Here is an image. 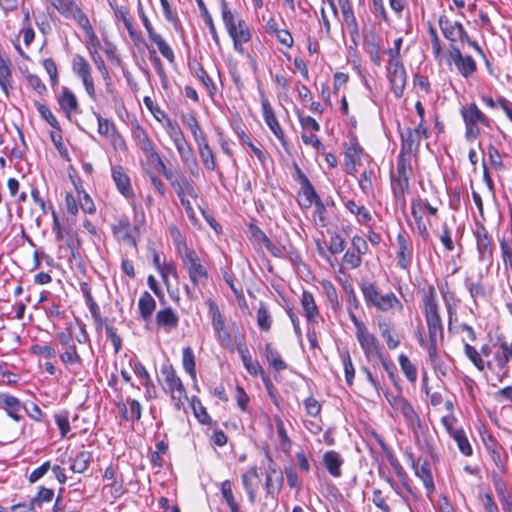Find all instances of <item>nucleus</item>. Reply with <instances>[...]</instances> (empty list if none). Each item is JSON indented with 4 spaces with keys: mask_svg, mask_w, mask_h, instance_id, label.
I'll return each mask as SVG.
<instances>
[{
    "mask_svg": "<svg viewBox=\"0 0 512 512\" xmlns=\"http://www.w3.org/2000/svg\"><path fill=\"white\" fill-rule=\"evenodd\" d=\"M398 361H399L401 370L403 371L406 378L411 382L416 381L417 369L414 366V364L411 363L409 358L404 354H400L398 357Z\"/></svg>",
    "mask_w": 512,
    "mask_h": 512,
    "instance_id": "6e6d98bb",
    "label": "nucleus"
},
{
    "mask_svg": "<svg viewBox=\"0 0 512 512\" xmlns=\"http://www.w3.org/2000/svg\"><path fill=\"white\" fill-rule=\"evenodd\" d=\"M161 373L164 377V389L170 393L175 408L180 410L184 406V400L187 399L182 380L171 366L163 367Z\"/></svg>",
    "mask_w": 512,
    "mask_h": 512,
    "instance_id": "20e7f679",
    "label": "nucleus"
},
{
    "mask_svg": "<svg viewBox=\"0 0 512 512\" xmlns=\"http://www.w3.org/2000/svg\"><path fill=\"white\" fill-rule=\"evenodd\" d=\"M221 15L222 20L224 23V26L227 30V32L233 30L235 26H237L238 21H244L243 19L239 18L229 7L228 4L225 1H222L221 3Z\"/></svg>",
    "mask_w": 512,
    "mask_h": 512,
    "instance_id": "c03bdc74",
    "label": "nucleus"
},
{
    "mask_svg": "<svg viewBox=\"0 0 512 512\" xmlns=\"http://www.w3.org/2000/svg\"><path fill=\"white\" fill-rule=\"evenodd\" d=\"M195 75L201 81L202 85L207 90L209 96L213 97L216 94L217 89L210 76L204 70V68L199 66L195 71Z\"/></svg>",
    "mask_w": 512,
    "mask_h": 512,
    "instance_id": "680f3d73",
    "label": "nucleus"
},
{
    "mask_svg": "<svg viewBox=\"0 0 512 512\" xmlns=\"http://www.w3.org/2000/svg\"><path fill=\"white\" fill-rule=\"evenodd\" d=\"M359 288L367 307L384 313L403 310V304L396 294L392 291L382 294L376 282L364 278L361 280Z\"/></svg>",
    "mask_w": 512,
    "mask_h": 512,
    "instance_id": "f257e3e1",
    "label": "nucleus"
},
{
    "mask_svg": "<svg viewBox=\"0 0 512 512\" xmlns=\"http://www.w3.org/2000/svg\"><path fill=\"white\" fill-rule=\"evenodd\" d=\"M261 107H262L263 119H264L266 125L269 127V129L274 134V136L279 140L282 147L285 150H288V143H287L285 134L281 128L280 123L278 122V120L274 114L273 108H272L269 100L264 95L261 96Z\"/></svg>",
    "mask_w": 512,
    "mask_h": 512,
    "instance_id": "9b49d317",
    "label": "nucleus"
},
{
    "mask_svg": "<svg viewBox=\"0 0 512 512\" xmlns=\"http://www.w3.org/2000/svg\"><path fill=\"white\" fill-rule=\"evenodd\" d=\"M91 453L86 450L78 452L75 457L71 458L70 469L74 473H84L90 465Z\"/></svg>",
    "mask_w": 512,
    "mask_h": 512,
    "instance_id": "4c0bfd02",
    "label": "nucleus"
},
{
    "mask_svg": "<svg viewBox=\"0 0 512 512\" xmlns=\"http://www.w3.org/2000/svg\"><path fill=\"white\" fill-rule=\"evenodd\" d=\"M257 325L262 331H269L272 326V316L269 312L267 306L264 303H260L259 308L257 310Z\"/></svg>",
    "mask_w": 512,
    "mask_h": 512,
    "instance_id": "a18cd8bd",
    "label": "nucleus"
},
{
    "mask_svg": "<svg viewBox=\"0 0 512 512\" xmlns=\"http://www.w3.org/2000/svg\"><path fill=\"white\" fill-rule=\"evenodd\" d=\"M241 480L250 503L254 504L257 498L256 491L261 482L257 467H249L248 470L241 475Z\"/></svg>",
    "mask_w": 512,
    "mask_h": 512,
    "instance_id": "aec40b11",
    "label": "nucleus"
},
{
    "mask_svg": "<svg viewBox=\"0 0 512 512\" xmlns=\"http://www.w3.org/2000/svg\"><path fill=\"white\" fill-rule=\"evenodd\" d=\"M156 322L158 326L170 331L178 326L179 317L171 307H166L157 312Z\"/></svg>",
    "mask_w": 512,
    "mask_h": 512,
    "instance_id": "473e14b6",
    "label": "nucleus"
},
{
    "mask_svg": "<svg viewBox=\"0 0 512 512\" xmlns=\"http://www.w3.org/2000/svg\"><path fill=\"white\" fill-rule=\"evenodd\" d=\"M184 267L186 268L189 279L193 286H205L209 279V273L206 266L202 263L196 251L189 253L181 258Z\"/></svg>",
    "mask_w": 512,
    "mask_h": 512,
    "instance_id": "39448f33",
    "label": "nucleus"
},
{
    "mask_svg": "<svg viewBox=\"0 0 512 512\" xmlns=\"http://www.w3.org/2000/svg\"><path fill=\"white\" fill-rule=\"evenodd\" d=\"M265 352L268 362L275 370L281 371L287 368V364L282 360L280 354L272 347L271 344H266Z\"/></svg>",
    "mask_w": 512,
    "mask_h": 512,
    "instance_id": "3c124183",
    "label": "nucleus"
},
{
    "mask_svg": "<svg viewBox=\"0 0 512 512\" xmlns=\"http://www.w3.org/2000/svg\"><path fill=\"white\" fill-rule=\"evenodd\" d=\"M72 70L74 74L82 80L88 96L92 100H96L95 86L89 62L82 55L76 54L72 59Z\"/></svg>",
    "mask_w": 512,
    "mask_h": 512,
    "instance_id": "1a4fd4ad",
    "label": "nucleus"
},
{
    "mask_svg": "<svg viewBox=\"0 0 512 512\" xmlns=\"http://www.w3.org/2000/svg\"><path fill=\"white\" fill-rule=\"evenodd\" d=\"M283 485V475L277 474L276 476L265 475V490L268 495L278 494Z\"/></svg>",
    "mask_w": 512,
    "mask_h": 512,
    "instance_id": "5fc2aeb1",
    "label": "nucleus"
},
{
    "mask_svg": "<svg viewBox=\"0 0 512 512\" xmlns=\"http://www.w3.org/2000/svg\"><path fill=\"white\" fill-rule=\"evenodd\" d=\"M345 208L353 214L357 222L364 226H370L373 220L369 210L364 205H359L353 200H348L344 203Z\"/></svg>",
    "mask_w": 512,
    "mask_h": 512,
    "instance_id": "7c9ffc66",
    "label": "nucleus"
},
{
    "mask_svg": "<svg viewBox=\"0 0 512 512\" xmlns=\"http://www.w3.org/2000/svg\"><path fill=\"white\" fill-rule=\"evenodd\" d=\"M323 464L328 473L334 478L342 476L341 467L344 463L343 457L337 451L330 450L323 454Z\"/></svg>",
    "mask_w": 512,
    "mask_h": 512,
    "instance_id": "b1692460",
    "label": "nucleus"
},
{
    "mask_svg": "<svg viewBox=\"0 0 512 512\" xmlns=\"http://www.w3.org/2000/svg\"><path fill=\"white\" fill-rule=\"evenodd\" d=\"M342 261L349 269H357L362 264V255L349 248L343 255Z\"/></svg>",
    "mask_w": 512,
    "mask_h": 512,
    "instance_id": "69168bd1",
    "label": "nucleus"
},
{
    "mask_svg": "<svg viewBox=\"0 0 512 512\" xmlns=\"http://www.w3.org/2000/svg\"><path fill=\"white\" fill-rule=\"evenodd\" d=\"M401 154H414L418 151L421 138L419 136V132L417 130H412V128H408L405 132L401 134Z\"/></svg>",
    "mask_w": 512,
    "mask_h": 512,
    "instance_id": "a878e982",
    "label": "nucleus"
},
{
    "mask_svg": "<svg viewBox=\"0 0 512 512\" xmlns=\"http://www.w3.org/2000/svg\"><path fill=\"white\" fill-rule=\"evenodd\" d=\"M473 234L476 239L479 258L481 260L490 259L493 254L492 240L482 221L475 222Z\"/></svg>",
    "mask_w": 512,
    "mask_h": 512,
    "instance_id": "4468645a",
    "label": "nucleus"
},
{
    "mask_svg": "<svg viewBox=\"0 0 512 512\" xmlns=\"http://www.w3.org/2000/svg\"><path fill=\"white\" fill-rule=\"evenodd\" d=\"M343 23L347 26V29L351 35L352 40L359 37V27L354 14V11L348 1L346 4L340 6Z\"/></svg>",
    "mask_w": 512,
    "mask_h": 512,
    "instance_id": "c85d7f7f",
    "label": "nucleus"
},
{
    "mask_svg": "<svg viewBox=\"0 0 512 512\" xmlns=\"http://www.w3.org/2000/svg\"><path fill=\"white\" fill-rule=\"evenodd\" d=\"M36 107H37V110H38L39 114L41 115V117L43 119H45L51 127L55 128L59 131L61 130L59 122L57 121L54 114L51 112V110L46 105L37 102Z\"/></svg>",
    "mask_w": 512,
    "mask_h": 512,
    "instance_id": "338daca9",
    "label": "nucleus"
},
{
    "mask_svg": "<svg viewBox=\"0 0 512 512\" xmlns=\"http://www.w3.org/2000/svg\"><path fill=\"white\" fill-rule=\"evenodd\" d=\"M183 124L190 130L195 143L206 138L203 133L200 124L194 115H188L184 117Z\"/></svg>",
    "mask_w": 512,
    "mask_h": 512,
    "instance_id": "8fccbe9b",
    "label": "nucleus"
},
{
    "mask_svg": "<svg viewBox=\"0 0 512 512\" xmlns=\"http://www.w3.org/2000/svg\"><path fill=\"white\" fill-rule=\"evenodd\" d=\"M446 61L448 65L454 64L459 74L464 78L471 77L477 70L475 60L469 55L464 56L455 44H450Z\"/></svg>",
    "mask_w": 512,
    "mask_h": 512,
    "instance_id": "423d86ee",
    "label": "nucleus"
},
{
    "mask_svg": "<svg viewBox=\"0 0 512 512\" xmlns=\"http://www.w3.org/2000/svg\"><path fill=\"white\" fill-rule=\"evenodd\" d=\"M132 137L149 160L152 161L154 158H158L159 154L155 150L152 140L141 125L137 124L133 127Z\"/></svg>",
    "mask_w": 512,
    "mask_h": 512,
    "instance_id": "a211bd4d",
    "label": "nucleus"
},
{
    "mask_svg": "<svg viewBox=\"0 0 512 512\" xmlns=\"http://www.w3.org/2000/svg\"><path fill=\"white\" fill-rule=\"evenodd\" d=\"M398 252L397 265L401 269H407L412 261L413 247L410 239L402 233L397 236Z\"/></svg>",
    "mask_w": 512,
    "mask_h": 512,
    "instance_id": "412c9836",
    "label": "nucleus"
},
{
    "mask_svg": "<svg viewBox=\"0 0 512 512\" xmlns=\"http://www.w3.org/2000/svg\"><path fill=\"white\" fill-rule=\"evenodd\" d=\"M409 172L408 165L404 156L400 155L397 163L396 173L391 175V187L395 197H404L409 188Z\"/></svg>",
    "mask_w": 512,
    "mask_h": 512,
    "instance_id": "9d476101",
    "label": "nucleus"
},
{
    "mask_svg": "<svg viewBox=\"0 0 512 512\" xmlns=\"http://www.w3.org/2000/svg\"><path fill=\"white\" fill-rule=\"evenodd\" d=\"M174 146L179 154L183 165L187 168L190 174L194 177L199 176V165L194 155L193 149L187 142L186 138L174 143Z\"/></svg>",
    "mask_w": 512,
    "mask_h": 512,
    "instance_id": "2eb2a0df",
    "label": "nucleus"
},
{
    "mask_svg": "<svg viewBox=\"0 0 512 512\" xmlns=\"http://www.w3.org/2000/svg\"><path fill=\"white\" fill-rule=\"evenodd\" d=\"M221 494L231 512H240V506L235 500L232 484L229 480H225L221 483Z\"/></svg>",
    "mask_w": 512,
    "mask_h": 512,
    "instance_id": "37998d69",
    "label": "nucleus"
},
{
    "mask_svg": "<svg viewBox=\"0 0 512 512\" xmlns=\"http://www.w3.org/2000/svg\"><path fill=\"white\" fill-rule=\"evenodd\" d=\"M364 156V150L357 142L355 137L350 139L349 144L345 145L344 165L350 174H354L356 167L361 164V158Z\"/></svg>",
    "mask_w": 512,
    "mask_h": 512,
    "instance_id": "dca6fc26",
    "label": "nucleus"
},
{
    "mask_svg": "<svg viewBox=\"0 0 512 512\" xmlns=\"http://www.w3.org/2000/svg\"><path fill=\"white\" fill-rule=\"evenodd\" d=\"M385 397L389 404L392 406V408L402 414L404 417L407 425L413 429L416 430L420 428V418L415 412L412 405L401 395H393L391 393L386 392Z\"/></svg>",
    "mask_w": 512,
    "mask_h": 512,
    "instance_id": "0eeeda50",
    "label": "nucleus"
},
{
    "mask_svg": "<svg viewBox=\"0 0 512 512\" xmlns=\"http://www.w3.org/2000/svg\"><path fill=\"white\" fill-rule=\"evenodd\" d=\"M60 359L64 364L68 365H80L82 363V359L74 344L69 345L67 350L60 354Z\"/></svg>",
    "mask_w": 512,
    "mask_h": 512,
    "instance_id": "0e129e2a",
    "label": "nucleus"
},
{
    "mask_svg": "<svg viewBox=\"0 0 512 512\" xmlns=\"http://www.w3.org/2000/svg\"><path fill=\"white\" fill-rule=\"evenodd\" d=\"M411 214L416 224V231L424 241H427L430 236L428 230L430 221L425 220L423 217L422 202H412Z\"/></svg>",
    "mask_w": 512,
    "mask_h": 512,
    "instance_id": "393cba45",
    "label": "nucleus"
},
{
    "mask_svg": "<svg viewBox=\"0 0 512 512\" xmlns=\"http://www.w3.org/2000/svg\"><path fill=\"white\" fill-rule=\"evenodd\" d=\"M150 41L157 45L159 52L165 59H167L170 63L174 62V52L160 34L157 33L156 35H153V37L150 38Z\"/></svg>",
    "mask_w": 512,
    "mask_h": 512,
    "instance_id": "603ef678",
    "label": "nucleus"
},
{
    "mask_svg": "<svg viewBox=\"0 0 512 512\" xmlns=\"http://www.w3.org/2000/svg\"><path fill=\"white\" fill-rule=\"evenodd\" d=\"M299 195V204L305 209L310 208L317 202V199H320L308 178L303 180V187H301Z\"/></svg>",
    "mask_w": 512,
    "mask_h": 512,
    "instance_id": "c9c22d12",
    "label": "nucleus"
},
{
    "mask_svg": "<svg viewBox=\"0 0 512 512\" xmlns=\"http://www.w3.org/2000/svg\"><path fill=\"white\" fill-rule=\"evenodd\" d=\"M375 174L373 170H364L359 177L358 184L361 189V191L365 195H370L373 192V183L372 179L374 178Z\"/></svg>",
    "mask_w": 512,
    "mask_h": 512,
    "instance_id": "052dcab7",
    "label": "nucleus"
},
{
    "mask_svg": "<svg viewBox=\"0 0 512 512\" xmlns=\"http://www.w3.org/2000/svg\"><path fill=\"white\" fill-rule=\"evenodd\" d=\"M465 355L471 360V362L479 369L483 371L485 368V363L483 359L480 357L479 352L470 344L466 343L464 346Z\"/></svg>",
    "mask_w": 512,
    "mask_h": 512,
    "instance_id": "774afa93",
    "label": "nucleus"
},
{
    "mask_svg": "<svg viewBox=\"0 0 512 512\" xmlns=\"http://www.w3.org/2000/svg\"><path fill=\"white\" fill-rule=\"evenodd\" d=\"M196 145L204 167L210 171H214L217 168V164L207 139L205 138L196 142Z\"/></svg>",
    "mask_w": 512,
    "mask_h": 512,
    "instance_id": "72a5a7b5",
    "label": "nucleus"
},
{
    "mask_svg": "<svg viewBox=\"0 0 512 512\" xmlns=\"http://www.w3.org/2000/svg\"><path fill=\"white\" fill-rule=\"evenodd\" d=\"M216 337L222 346H226L231 342V335L225 325L224 318L212 322Z\"/></svg>",
    "mask_w": 512,
    "mask_h": 512,
    "instance_id": "de8ad7c7",
    "label": "nucleus"
},
{
    "mask_svg": "<svg viewBox=\"0 0 512 512\" xmlns=\"http://www.w3.org/2000/svg\"><path fill=\"white\" fill-rule=\"evenodd\" d=\"M456 442L460 453L466 457H470L473 454V448L469 442L466 432L463 429H457L452 436Z\"/></svg>",
    "mask_w": 512,
    "mask_h": 512,
    "instance_id": "a19ab883",
    "label": "nucleus"
},
{
    "mask_svg": "<svg viewBox=\"0 0 512 512\" xmlns=\"http://www.w3.org/2000/svg\"><path fill=\"white\" fill-rule=\"evenodd\" d=\"M182 364L184 370L194 380L196 379L195 356L191 347H185L182 351Z\"/></svg>",
    "mask_w": 512,
    "mask_h": 512,
    "instance_id": "09e8293b",
    "label": "nucleus"
},
{
    "mask_svg": "<svg viewBox=\"0 0 512 512\" xmlns=\"http://www.w3.org/2000/svg\"><path fill=\"white\" fill-rule=\"evenodd\" d=\"M112 179L119 193L130 200L135 197L130 178L125 169L120 165H114L111 168Z\"/></svg>",
    "mask_w": 512,
    "mask_h": 512,
    "instance_id": "f3484780",
    "label": "nucleus"
},
{
    "mask_svg": "<svg viewBox=\"0 0 512 512\" xmlns=\"http://www.w3.org/2000/svg\"><path fill=\"white\" fill-rule=\"evenodd\" d=\"M233 40V47L238 53L244 52L243 45L251 39V31L245 21H238L237 26L228 32Z\"/></svg>",
    "mask_w": 512,
    "mask_h": 512,
    "instance_id": "4be33fe9",
    "label": "nucleus"
},
{
    "mask_svg": "<svg viewBox=\"0 0 512 512\" xmlns=\"http://www.w3.org/2000/svg\"><path fill=\"white\" fill-rule=\"evenodd\" d=\"M98 122V133L106 138H109L116 130V126L107 118H103L99 113L94 112Z\"/></svg>",
    "mask_w": 512,
    "mask_h": 512,
    "instance_id": "bf43d9fd",
    "label": "nucleus"
},
{
    "mask_svg": "<svg viewBox=\"0 0 512 512\" xmlns=\"http://www.w3.org/2000/svg\"><path fill=\"white\" fill-rule=\"evenodd\" d=\"M164 127L173 144L185 139L184 133L176 121L167 119Z\"/></svg>",
    "mask_w": 512,
    "mask_h": 512,
    "instance_id": "4d7b16f0",
    "label": "nucleus"
},
{
    "mask_svg": "<svg viewBox=\"0 0 512 512\" xmlns=\"http://www.w3.org/2000/svg\"><path fill=\"white\" fill-rule=\"evenodd\" d=\"M512 359V341L502 340L499 342V350L494 354V360L499 369H505Z\"/></svg>",
    "mask_w": 512,
    "mask_h": 512,
    "instance_id": "e433bc0d",
    "label": "nucleus"
},
{
    "mask_svg": "<svg viewBox=\"0 0 512 512\" xmlns=\"http://www.w3.org/2000/svg\"><path fill=\"white\" fill-rule=\"evenodd\" d=\"M238 352L241 356L242 362L246 368V370L251 375H258L259 373H263L262 367L257 361L252 360L249 351L246 347H238Z\"/></svg>",
    "mask_w": 512,
    "mask_h": 512,
    "instance_id": "79ce46f5",
    "label": "nucleus"
},
{
    "mask_svg": "<svg viewBox=\"0 0 512 512\" xmlns=\"http://www.w3.org/2000/svg\"><path fill=\"white\" fill-rule=\"evenodd\" d=\"M170 234L172 236L175 248L177 250V253L179 254L180 258L185 257L189 253L194 252L195 250L189 248L187 246V243L185 241V238L179 231V229L175 226L170 228Z\"/></svg>",
    "mask_w": 512,
    "mask_h": 512,
    "instance_id": "ea45409f",
    "label": "nucleus"
},
{
    "mask_svg": "<svg viewBox=\"0 0 512 512\" xmlns=\"http://www.w3.org/2000/svg\"><path fill=\"white\" fill-rule=\"evenodd\" d=\"M300 302L307 321L310 324L318 323L320 312L312 293L304 290Z\"/></svg>",
    "mask_w": 512,
    "mask_h": 512,
    "instance_id": "5701e85b",
    "label": "nucleus"
},
{
    "mask_svg": "<svg viewBox=\"0 0 512 512\" xmlns=\"http://www.w3.org/2000/svg\"><path fill=\"white\" fill-rule=\"evenodd\" d=\"M196 2L198 4V7H199V9L201 11V14H202V16L204 18L205 23H206V25L209 28V31H210L211 36H212V39L214 40V42L217 45H220V39H219L217 30H216V27L214 25L212 16L210 15V13H209V11H208L204 1L203 0H196Z\"/></svg>",
    "mask_w": 512,
    "mask_h": 512,
    "instance_id": "49530a36",
    "label": "nucleus"
},
{
    "mask_svg": "<svg viewBox=\"0 0 512 512\" xmlns=\"http://www.w3.org/2000/svg\"><path fill=\"white\" fill-rule=\"evenodd\" d=\"M156 308V301L153 296L145 291L138 300V309L141 318L145 321L151 319Z\"/></svg>",
    "mask_w": 512,
    "mask_h": 512,
    "instance_id": "f704fd0d",
    "label": "nucleus"
},
{
    "mask_svg": "<svg viewBox=\"0 0 512 512\" xmlns=\"http://www.w3.org/2000/svg\"><path fill=\"white\" fill-rule=\"evenodd\" d=\"M438 24L443 36L451 44L467 39V32L460 22L451 21L446 15H441Z\"/></svg>",
    "mask_w": 512,
    "mask_h": 512,
    "instance_id": "ddd939ff",
    "label": "nucleus"
},
{
    "mask_svg": "<svg viewBox=\"0 0 512 512\" xmlns=\"http://www.w3.org/2000/svg\"><path fill=\"white\" fill-rule=\"evenodd\" d=\"M378 328L381 337L385 340L387 347L390 350L396 349L400 345V339L396 334L393 325L387 320H379Z\"/></svg>",
    "mask_w": 512,
    "mask_h": 512,
    "instance_id": "cd10ccee",
    "label": "nucleus"
},
{
    "mask_svg": "<svg viewBox=\"0 0 512 512\" xmlns=\"http://www.w3.org/2000/svg\"><path fill=\"white\" fill-rule=\"evenodd\" d=\"M113 234L121 241L136 246V240L131 234V224L127 217L120 218L112 228Z\"/></svg>",
    "mask_w": 512,
    "mask_h": 512,
    "instance_id": "bb28decb",
    "label": "nucleus"
},
{
    "mask_svg": "<svg viewBox=\"0 0 512 512\" xmlns=\"http://www.w3.org/2000/svg\"><path fill=\"white\" fill-rule=\"evenodd\" d=\"M89 54H90L91 60L93 61V63L95 64V66L97 67L99 72L101 73L103 79L106 81V85L109 87L110 82H111V77H110L109 71H108V69L105 65V62H104L103 58L101 57L100 53L98 52V50L90 48Z\"/></svg>",
    "mask_w": 512,
    "mask_h": 512,
    "instance_id": "864d4df0",
    "label": "nucleus"
},
{
    "mask_svg": "<svg viewBox=\"0 0 512 512\" xmlns=\"http://www.w3.org/2000/svg\"><path fill=\"white\" fill-rule=\"evenodd\" d=\"M388 79L395 97H402L406 85V71L401 61H389Z\"/></svg>",
    "mask_w": 512,
    "mask_h": 512,
    "instance_id": "f8f14e48",
    "label": "nucleus"
},
{
    "mask_svg": "<svg viewBox=\"0 0 512 512\" xmlns=\"http://www.w3.org/2000/svg\"><path fill=\"white\" fill-rule=\"evenodd\" d=\"M341 358L343 362L346 383L349 387H351L353 385L355 376V369L352 363V359L348 351L344 352Z\"/></svg>",
    "mask_w": 512,
    "mask_h": 512,
    "instance_id": "e2e57ef3",
    "label": "nucleus"
},
{
    "mask_svg": "<svg viewBox=\"0 0 512 512\" xmlns=\"http://www.w3.org/2000/svg\"><path fill=\"white\" fill-rule=\"evenodd\" d=\"M412 468L415 472V475L422 481L428 495L433 493L435 490V485L428 461L421 458L412 459Z\"/></svg>",
    "mask_w": 512,
    "mask_h": 512,
    "instance_id": "6ab92c4d",
    "label": "nucleus"
},
{
    "mask_svg": "<svg viewBox=\"0 0 512 512\" xmlns=\"http://www.w3.org/2000/svg\"><path fill=\"white\" fill-rule=\"evenodd\" d=\"M0 403V408L6 410L9 417L15 421H19L21 419L19 412L22 405L18 398L9 394H0Z\"/></svg>",
    "mask_w": 512,
    "mask_h": 512,
    "instance_id": "2f4dec72",
    "label": "nucleus"
},
{
    "mask_svg": "<svg viewBox=\"0 0 512 512\" xmlns=\"http://www.w3.org/2000/svg\"><path fill=\"white\" fill-rule=\"evenodd\" d=\"M58 103L68 118H70L72 113L77 112L79 108L76 96L67 87L62 88V92L58 97Z\"/></svg>",
    "mask_w": 512,
    "mask_h": 512,
    "instance_id": "c756f323",
    "label": "nucleus"
},
{
    "mask_svg": "<svg viewBox=\"0 0 512 512\" xmlns=\"http://www.w3.org/2000/svg\"><path fill=\"white\" fill-rule=\"evenodd\" d=\"M355 337L367 359L373 365L376 364L377 359H381V345L377 337L368 331L367 327L355 332Z\"/></svg>",
    "mask_w": 512,
    "mask_h": 512,
    "instance_id": "6e6552de",
    "label": "nucleus"
},
{
    "mask_svg": "<svg viewBox=\"0 0 512 512\" xmlns=\"http://www.w3.org/2000/svg\"><path fill=\"white\" fill-rule=\"evenodd\" d=\"M52 6L65 18H70L79 5L74 0H55Z\"/></svg>",
    "mask_w": 512,
    "mask_h": 512,
    "instance_id": "13d9d810",
    "label": "nucleus"
},
{
    "mask_svg": "<svg viewBox=\"0 0 512 512\" xmlns=\"http://www.w3.org/2000/svg\"><path fill=\"white\" fill-rule=\"evenodd\" d=\"M172 187L175 189L178 198L185 197L187 195L196 198L197 194L193 187V185L189 182V180L181 175L179 178H176L171 183Z\"/></svg>",
    "mask_w": 512,
    "mask_h": 512,
    "instance_id": "58836bf2",
    "label": "nucleus"
},
{
    "mask_svg": "<svg viewBox=\"0 0 512 512\" xmlns=\"http://www.w3.org/2000/svg\"><path fill=\"white\" fill-rule=\"evenodd\" d=\"M463 122L465 124V138L468 141H474L480 135L479 125L485 127L490 126L489 118L478 108V106L471 102L460 109Z\"/></svg>",
    "mask_w": 512,
    "mask_h": 512,
    "instance_id": "7ed1b4c3",
    "label": "nucleus"
},
{
    "mask_svg": "<svg viewBox=\"0 0 512 512\" xmlns=\"http://www.w3.org/2000/svg\"><path fill=\"white\" fill-rule=\"evenodd\" d=\"M423 303L429 338H440V340H442L444 337V330L440 317L439 305L436 299V290L433 286H430L427 293L424 295Z\"/></svg>",
    "mask_w": 512,
    "mask_h": 512,
    "instance_id": "f03ea898",
    "label": "nucleus"
}]
</instances>
